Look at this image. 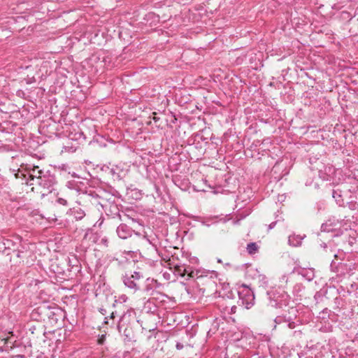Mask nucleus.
I'll return each instance as SVG.
<instances>
[{
	"label": "nucleus",
	"mask_w": 358,
	"mask_h": 358,
	"mask_svg": "<svg viewBox=\"0 0 358 358\" xmlns=\"http://www.w3.org/2000/svg\"><path fill=\"white\" fill-rule=\"evenodd\" d=\"M116 234L121 239H129V252H137L141 249L151 250L157 252V245L150 241L146 236L134 233L131 227L122 223L117 226Z\"/></svg>",
	"instance_id": "obj_1"
},
{
	"label": "nucleus",
	"mask_w": 358,
	"mask_h": 358,
	"mask_svg": "<svg viewBox=\"0 0 358 358\" xmlns=\"http://www.w3.org/2000/svg\"><path fill=\"white\" fill-rule=\"evenodd\" d=\"M31 317L36 320L43 321L48 319L51 323L57 322L58 320L55 308H52L46 304L41 305L35 308L31 313Z\"/></svg>",
	"instance_id": "obj_2"
},
{
	"label": "nucleus",
	"mask_w": 358,
	"mask_h": 358,
	"mask_svg": "<svg viewBox=\"0 0 358 358\" xmlns=\"http://www.w3.org/2000/svg\"><path fill=\"white\" fill-rule=\"evenodd\" d=\"M268 296V306L275 308H282L284 306H287L289 302V296L282 292L280 293L277 290L267 292Z\"/></svg>",
	"instance_id": "obj_3"
},
{
	"label": "nucleus",
	"mask_w": 358,
	"mask_h": 358,
	"mask_svg": "<svg viewBox=\"0 0 358 358\" xmlns=\"http://www.w3.org/2000/svg\"><path fill=\"white\" fill-rule=\"evenodd\" d=\"M141 271H134L133 273H125L122 275L124 285L134 292L140 289L139 281L143 278Z\"/></svg>",
	"instance_id": "obj_4"
},
{
	"label": "nucleus",
	"mask_w": 358,
	"mask_h": 358,
	"mask_svg": "<svg viewBox=\"0 0 358 358\" xmlns=\"http://www.w3.org/2000/svg\"><path fill=\"white\" fill-rule=\"evenodd\" d=\"M239 301L247 309L250 308L255 303L253 291L246 285L243 284L238 290Z\"/></svg>",
	"instance_id": "obj_5"
},
{
	"label": "nucleus",
	"mask_w": 358,
	"mask_h": 358,
	"mask_svg": "<svg viewBox=\"0 0 358 358\" xmlns=\"http://www.w3.org/2000/svg\"><path fill=\"white\" fill-rule=\"evenodd\" d=\"M234 295L230 293L227 295V298L222 296L221 299L218 301V307L220 311L224 315H231L236 313L237 306L234 304Z\"/></svg>",
	"instance_id": "obj_6"
},
{
	"label": "nucleus",
	"mask_w": 358,
	"mask_h": 358,
	"mask_svg": "<svg viewBox=\"0 0 358 358\" xmlns=\"http://www.w3.org/2000/svg\"><path fill=\"white\" fill-rule=\"evenodd\" d=\"M56 182L55 177L51 174L49 171H45L42 176L38 180L37 185L43 188L49 189L52 187Z\"/></svg>",
	"instance_id": "obj_7"
},
{
	"label": "nucleus",
	"mask_w": 358,
	"mask_h": 358,
	"mask_svg": "<svg viewBox=\"0 0 358 358\" xmlns=\"http://www.w3.org/2000/svg\"><path fill=\"white\" fill-rule=\"evenodd\" d=\"M44 172L45 171L43 170L39 169L38 166H33L28 173L29 179L26 182V184L28 185H33L34 182H31V181H36V184L38 182V180H39Z\"/></svg>",
	"instance_id": "obj_8"
},
{
	"label": "nucleus",
	"mask_w": 358,
	"mask_h": 358,
	"mask_svg": "<svg viewBox=\"0 0 358 358\" xmlns=\"http://www.w3.org/2000/svg\"><path fill=\"white\" fill-rule=\"evenodd\" d=\"M331 268L335 267L336 271L338 273V275H345L347 273H349L352 271V264H348L344 262H338L337 264L335 261H332L331 264Z\"/></svg>",
	"instance_id": "obj_9"
},
{
	"label": "nucleus",
	"mask_w": 358,
	"mask_h": 358,
	"mask_svg": "<svg viewBox=\"0 0 358 358\" xmlns=\"http://www.w3.org/2000/svg\"><path fill=\"white\" fill-rule=\"evenodd\" d=\"M154 298H151L145 302L143 310L147 313H155L157 310V306L154 303Z\"/></svg>",
	"instance_id": "obj_10"
},
{
	"label": "nucleus",
	"mask_w": 358,
	"mask_h": 358,
	"mask_svg": "<svg viewBox=\"0 0 358 358\" xmlns=\"http://www.w3.org/2000/svg\"><path fill=\"white\" fill-rule=\"evenodd\" d=\"M332 197L335 199L336 203L339 206H344L345 202L343 197V192L341 189H340L339 188L333 189Z\"/></svg>",
	"instance_id": "obj_11"
},
{
	"label": "nucleus",
	"mask_w": 358,
	"mask_h": 358,
	"mask_svg": "<svg viewBox=\"0 0 358 358\" xmlns=\"http://www.w3.org/2000/svg\"><path fill=\"white\" fill-rule=\"evenodd\" d=\"M303 237L300 235H290L288 238V243L290 245L298 247L301 245Z\"/></svg>",
	"instance_id": "obj_12"
},
{
	"label": "nucleus",
	"mask_w": 358,
	"mask_h": 358,
	"mask_svg": "<svg viewBox=\"0 0 358 358\" xmlns=\"http://www.w3.org/2000/svg\"><path fill=\"white\" fill-rule=\"evenodd\" d=\"M71 215L76 220H80L85 216V213L80 208L71 209Z\"/></svg>",
	"instance_id": "obj_13"
},
{
	"label": "nucleus",
	"mask_w": 358,
	"mask_h": 358,
	"mask_svg": "<svg viewBox=\"0 0 358 358\" xmlns=\"http://www.w3.org/2000/svg\"><path fill=\"white\" fill-rule=\"evenodd\" d=\"M174 271H175V273L178 275H180L182 277H184L186 275L187 268H186V266L184 264L183 265L176 264L174 266Z\"/></svg>",
	"instance_id": "obj_14"
},
{
	"label": "nucleus",
	"mask_w": 358,
	"mask_h": 358,
	"mask_svg": "<svg viewBox=\"0 0 358 358\" xmlns=\"http://www.w3.org/2000/svg\"><path fill=\"white\" fill-rule=\"evenodd\" d=\"M150 280H151V278H150L146 279L145 285L143 290L147 294H152L154 291L155 290V289L154 285L151 282H150Z\"/></svg>",
	"instance_id": "obj_15"
},
{
	"label": "nucleus",
	"mask_w": 358,
	"mask_h": 358,
	"mask_svg": "<svg viewBox=\"0 0 358 358\" xmlns=\"http://www.w3.org/2000/svg\"><path fill=\"white\" fill-rule=\"evenodd\" d=\"M322 231L331 232L335 230L334 223L329 220L328 222L323 223L321 226Z\"/></svg>",
	"instance_id": "obj_16"
},
{
	"label": "nucleus",
	"mask_w": 358,
	"mask_h": 358,
	"mask_svg": "<svg viewBox=\"0 0 358 358\" xmlns=\"http://www.w3.org/2000/svg\"><path fill=\"white\" fill-rule=\"evenodd\" d=\"M333 173V169L330 166L326 167L324 169V173L322 170L319 171V176L320 177L324 180H329V176Z\"/></svg>",
	"instance_id": "obj_17"
},
{
	"label": "nucleus",
	"mask_w": 358,
	"mask_h": 358,
	"mask_svg": "<svg viewBox=\"0 0 358 358\" xmlns=\"http://www.w3.org/2000/svg\"><path fill=\"white\" fill-rule=\"evenodd\" d=\"M258 250V246L256 243H250L247 245V251L249 254H255Z\"/></svg>",
	"instance_id": "obj_18"
},
{
	"label": "nucleus",
	"mask_w": 358,
	"mask_h": 358,
	"mask_svg": "<svg viewBox=\"0 0 358 358\" xmlns=\"http://www.w3.org/2000/svg\"><path fill=\"white\" fill-rule=\"evenodd\" d=\"M289 320H292V318L291 317H287L286 315H280L277 316L274 322L275 324H280L283 322H289Z\"/></svg>",
	"instance_id": "obj_19"
},
{
	"label": "nucleus",
	"mask_w": 358,
	"mask_h": 358,
	"mask_svg": "<svg viewBox=\"0 0 358 358\" xmlns=\"http://www.w3.org/2000/svg\"><path fill=\"white\" fill-rule=\"evenodd\" d=\"M99 244L103 245L104 247L108 248L109 245V241L106 236H104L100 239Z\"/></svg>",
	"instance_id": "obj_20"
},
{
	"label": "nucleus",
	"mask_w": 358,
	"mask_h": 358,
	"mask_svg": "<svg viewBox=\"0 0 358 358\" xmlns=\"http://www.w3.org/2000/svg\"><path fill=\"white\" fill-rule=\"evenodd\" d=\"M187 272L186 275L189 278L194 277V271L192 270V268L189 266H186Z\"/></svg>",
	"instance_id": "obj_21"
},
{
	"label": "nucleus",
	"mask_w": 358,
	"mask_h": 358,
	"mask_svg": "<svg viewBox=\"0 0 358 358\" xmlns=\"http://www.w3.org/2000/svg\"><path fill=\"white\" fill-rule=\"evenodd\" d=\"M150 282H151L154 285V287H155V289H157L160 288L161 286H162V284L160 282H159L157 280L154 279V278H151Z\"/></svg>",
	"instance_id": "obj_22"
},
{
	"label": "nucleus",
	"mask_w": 358,
	"mask_h": 358,
	"mask_svg": "<svg viewBox=\"0 0 358 358\" xmlns=\"http://www.w3.org/2000/svg\"><path fill=\"white\" fill-rule=\"evenodd\" d=\"M57 203L62 205V206H67L68 202L65 199L63 198H58L57 200Z\"/></svg>",
	"instance_id": "obj_23"
},
{
	"label": "nucleus",
	"mask_w": 358,
	"mask_h": 358,
	"mask_svg": "<svg viewBox=\"0 0 358 358\" xmlns=\"http://www.w3.org/2000/svg\"><path fill=\"white\" fill-rule=\"evenodd\" d=\"M287 323V326L289 329H294L296 327L295 322L292 320H289V322H286Z\"/></svg>",
	"instance_id": "obj_24"
},
{
	"label": "nucleus",
	"mask_w": 358,
	"mask_h": 358,
	"mask_svg": "<svg viewBox=\"0 0 358 358\" xmlns=\"http://www.w3.org/2000/svg\"><path fill=\"white\" fill-rule=\"evenodd\" d=\"M276 223H277V221H275V222H271V223L268 225V230L273 229V228L275 227Z\"/></svg>",
	"instance_id": "obj_25"
},
{
	"label": "nucleus",
	"mask_w": 358,
	"mask_h": 358,
	"mask_svg": "<svg viewBox=\"0 0 358 358\" xmlns=\"http://www.w3.org/2000/svg\"><path fill=\"white\" fill-rule=\"evenodd\" d=\"M176 348H177L178 350H182V349L183 348V345H182V343H177V344H176Z\"/></svg>",
	"instance_id": "obj_26"
},
{
	"label": "nucleus",
	"mask_w": 358,
	"mask_h": 358,
	"mask_svg": "<svg viewBox=\"0 0 358 358\" xmlns=\"http://www.w3.org/2000/svg\"><path fill=\"white\" fill-rule=\"evenodd\" d=\"M117 314V312H113L111 314H110V318H114L115 317V315Z\"/></svg>",
	"instance_id": "obj_27"
},
{
	"label": "nucleus",
	"mask_w": 358,
	"mask_h": 358,
	"mask_svg": "<svg viewBox=\"0 0 358 358\" xmlns=\"http://www.w3.org/2000/svg\"><path fill=\"white\" fill-rule=\"evenodd\" d=\"M321 247H322L324 249H326L327 248V245L325 243H323L321 244Z\"/></svg>",
	"instance_id": "obj_28"
},
{
	"label": "nucleus",
	"mask_w": 358,
	"mask_h": 358,
	"mask_svg": "<svg viewBox=\"0 0 358 358\" xmlns=\"http://www.w3.org/2000/svg\"><path fill=\"white\" fill-rule=\"evenodd\" d=\"M15 357L17 358H24V355H17L15 356Z\"/></svg>",
	"instance_id": "obj_29"
},
{
	"label": "nucleus",
	"mask_w": 358,
	"mask_h": 358,
	"mask_svg": "<svg viewBox=\"0 0 358 358\" xmlns=\"http://www.w3.org/2000/svg\"><path fill=\"white\" fill-rule=\"evenodd\" d=\"M106 310H104V309H103V308H101V313L103 315H104V314L106 313Z\"/></svg>",
	"instance_id": "obj_30"
},
{
	"label": "nucleus",
	"mask_w": 358,
	"mask_h": 358,
	"mask_svg": "<svg viewBox=\"0 0 358 358\" xmlns=\"http://www.w3.org/2000/svg\"><path fill=\"white\" fill-rule=\"evenodd\" d=\"M124 316H125V314H123V315L120 317V321H119V322L122 321V320H123V318L124 317Z\"/></svg>",
	"instance_id": "obj_31"
},
{
	"label": "nucleus",
	"mask_w": 358,
	"mask_h": 358,
	"mask_svg": "<svg viewBox=\"0 0 358 358\" xmlns=\"http://www.w3.org/2000/svg\"><path fill=\"white\" fill-rule=\"evenodd\" d=\"M159 117H153V120L155 121V122H157L159 120Z\"/></svg>",
	"instance_id": "obj_32"
},
{
	"label": "nucleus",
	"mask_w": 358,
	"mask_h": 358,
	"mask_svg": "<svg viewBox=\"0 0 358 358\" xmlns=\"http://www.w3.org/2000/svg\"><path fill=\"white\" fill-rule=\"evenodd\" d=\"M93 237H94L93 241H94V242H96V240H95V239H96V234H94V235H93Z\"/></svg>",
	"instance_id": "obj_33"
},
{
	"label": "nucleus",
	"mask_w": 358,
	"mask_h": 358,
	"mask_svg": "<svg viewBox=\"0 0 358 358\" xmlns=\"http://www.w3.org/2000/svg\"><path fill=\"white\" fill-rule=\"evenodd\" d=\"M354 206H355V204H350V208L351 209H352Z\"/></svg>",
	"instance_id": "obj_34"
},
{
	"label": "nucleus",
	"mask_w": 358,
	"mask_h": 358,
	"mask_svg": "<svg viewBox=\"0 0 358 358\" xmlns=\"http://www.w3.org/2000/svg\"><path fill=\"white\" fill-rule=\"evenodd\" d=\"M291 310H292V311H293V312H296V310L294 308H291Z\"/></svg>",
	"instance_id": "obj_35"
}]
</instances>
